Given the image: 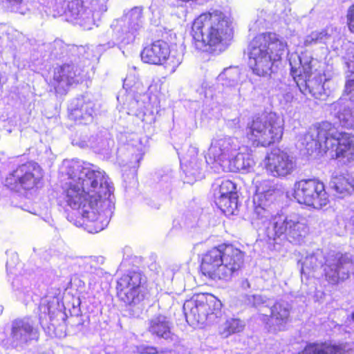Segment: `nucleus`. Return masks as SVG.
<instances>
[{"instance_id": "obj_1", "label": "nucleus", "mask_w": 354, "mask_h": 354, "mask_svg": "<svg viewBox=\"0 0 354 354\" xmlns=\"http://www.w3.org/2000/svg\"><path fill=\"white\" fill-rule=\"evenodd\" d=\"M67 174L73 181L64 188V201L72 209L80 210L83 217L95 218L111 194L104 174L87 169L79 162L68 165Z\"/></svg>"}, {"instance_id": "obj_2", "label": "nucleus", "mask_w": 354, "mask_h": 354, "mask_svg": "<svg viewBox=\"0 0 354 354\" xmlns=\"http://www.w3.org/2000/svg\"><path fill=\"white\" fill-rule=\"evenodd\" d=\"M232 32L230 16L218 10L207 11L193 21L192 44L198 52L214 54L221 51Z\"/></svg>"}, {"instance_id": "obj_3", "label": "nucleus", "mask_w": 354, "mask_h": 354, "mask_svg": "<svg viewBox=\"0 0 354 354\" xmlns=\"http://www.w3.org/2000/svg\"><path fill=\"white\" fill-rule=\"evenodd\" d=\"M245 254L230 242L214 245L204 252L199 261L201 274L212 281H229L243 268Z\"/></svg>"}, {"instance_id": "obj_4", "label": "nucleus", "mask_w": 354, "mask_h": 354, "mask_svg": "<svg viewBox=\"0 0 354 354\" xmlns=\"http://www.w3.org/2000/svg\"><path fill=\"white\" fill-rule=\"evenodd\" d=\"M288 44L274 32H264L254 36L248 46V65L259 77H270L282 60Z\"/></svg>"}, {"instance_id": "obj_5", "label": "nucleus", "mask_w": 354, "mask_h": 354, "mask_svg": "<svg viewBox=\"0 0 354 354\" xmlns=\"http://www.w3.org/2000/svg\"><path fill=\"white\" fill-rule=\"evenodd\" d=\"M304 140L308 150L323 149L333 153L335 159L354 162V135L338 131L329 122L315 124L305 134Z\"/></svg>"}, {"instance_id": "obj_6", "label": "nucleus", "mask_w": 354, "mask_h": 354, "mask_svg": "<svg viewBox=\"0 0 354 354\" xmlns=\"http://www.w3.org/2000/svg\"><path fill=\"white\" fill-rule=\"evenodd\" d=\"M283 135L280 118L270 112L252 116L246 124L243 139L252 147H268L279 143Z\"/></svg>"}, {"instance_id": "obj_7", "label": "nucleus", "mask_w": 354, "mask_h": 354, "mask_svg": "<svg viewBox=\"0 0 354 354\" xmlns=\"http://www.w3.org/2000/svg\"><path fill=\"white\" fill-rule=\"evenodd\" d=\"M223 304L214 295L201 292L194 295L183 305L186 320L189 324H207L222 315Z\"/></svg>"}, {"instance_id": "obj_8", "label": "nucleus", "mask_w": 354, "mask_h": 354, "mask_svg": "<svg viewBox=\"0 0 354 354\" xmlns=\"http://www.w3.org/2000/svg\"><path fill=\"white\" fill-rule=\"evenodd\" d=\"M115 293L118 299L127 306H142L149 295L147 277L138 270L122 274L116 281Z\"/></svg>"}, {"instance_id": "obj_9", "label": "nucleus", "mask_w": 354, "mask_h": 354, "mask_svg": "<svg viewBox=\"0 0 354 354\" xmlns=\"http://www.w3.org/2000/svg\"><path fill=\"white\" fill-rule=\"evenodd\" d=\"M42 178L41 167L35 162L27 161L8 174L4 186L12 192H26L37 188Z\"/></svg>"}, {"instance_id": "obj_10", "label": "nucleus", "mask_w": 354, "mask_h": 354, "mask_svg": "<svg viewBox=\"0 0 354 354\" xmlns=\"http://www.w3.org/2000/svg\"><path fill=\"white\" fill-rule=\"evenodd\" d=\"M140 57L144 63L163 66L169 73H174L182 62L180 54L171 55V45L167 42V37L145 46Z\"/></svg>"}, {"instance_id": "obj_11", "label": "nucleus", "mask_w": 354, "mask_h": 354, "mask_svg": "<svg viewBox=\"0 0 354 354\" xmlns=\"http://www.w3.org/2000/svg\"><path fill=\"white\" fill-rule=\"evenodd\" d=\"M290 75L302 93H309L315 98H319L324 94V84L327 81L325 73L314 71L310 63L291 67Z\"/></svg>"}, {"instance_id": "obj_12", "label": "nucleus", "mask_w": 354, "mask_h": 354, "mask_svg": "<svg viewBox=\"0 0 354 354\" xmlns=\"http://www.w3.org/2000/svg\"><path fill=\"white\" fill-rule=\"evenodd\" d=\"M293 196L300 204L320 209L329 203L324 184L315 178L302 179L295 183Z\"/></svg>"}, {"instance_id": "obj_13", "label": "nucleus", "mask_w": 354, "mask_h": 354, "mask_svg": "<svg viewBox=\"0 0 354 354\" xmlns=\"http://www.w3.org/2000/svg\"><path fill=\"white\" fill-rule=\"evenodd\" d=\"M353 270L354 261L347 254H339L333 263L326 265L324 277L328 283L337 285L349 279Z\"/></svg>"}, {"instance_id": "obj_14", "label": "nucleus", "mask_w": 354, "mask_h": 354, "mask_svg": "<svg viewBox=\"0 0 354 354\" xmlns=\"http://www.w3.org/2000/svg\"><path fill=\"white\" fill-rule=\"evenodd\" d=\"M295 167L296 164L292 158L286 152L279 149L272 150L265 159V169L274 177H286L290 175Z\"/></svg>"}, {"instance_id": "obj_15", "label": "nucleus", "mask_w": 354, "mask_h": 354, "mask_svg": "<svg viewBox=\"0 0 354 354\" xmlns=\"http://www.w3.org/2000/svg\"><path fill=\"white\" fill-rule=\"evenodd\" d=\"M77 69L74 64L64 63L57 66L53 72V84L55 92L62 95L67 93L69 88L79 83Z\"/></svg>"}, {"instance_id": "obj_16", "label": "nucleus", "mask_w": 354, "mask_h": 354, "mask_svg": "<svg viewBox=\"0 0 354 354\" xmlns=\"http://www.w3.org/2000/svg\"><path fill=\"white\" fill-rule=\"evenodd\" d=\"M34 337L38 339V330L31 323L24 319H17L12 322L10 337L13 344H27L35 339Z\"/></svg>"}, {"instance_id": "obj_17", "label": "nucleus", "mask_w": 354, "mask_h": 354, "mask_svg": "<svg viewBox=\"0 0 354 354\" xmlns=\"http://www.w3.org/2000/svg\"><path fill=\"white\" fill-rule=\"evenodd\" d=\"M147 331L153 337L173 342L174 334L171 332V323L168 318L159 314L148 321Z\"/></svg>"}, {"instance_id": "obj_18", "label": "nucleus", "mask_w": 354, "mask_h": 354, "mask_svg": "<svg viewBox=\"0 0 354 354\" xmlns=\"http://www.w3.org/2000/svg\"><path fill=\"white\" fill-rule=\"evenodd\" d=\"M93 110V104L91 101L83 97L77 98L69 109L68 118L74 122H81L91 116Z\"/></svg>"}, {"instance_id": "obj_19", "label": "nucleus", "mask_w": 354, "mask_h": 354, "mask_svg": "<svg viewBox=\"0 0 354 354\" xmlns=\"http://www.w3.org/2000/svg\"><path fill=\"white\" fill-rule=\"evenodd\" d=\"M288 239L297 240L305 236L309 232L306 219L300 217L289 218Z\"/></svg>"}, {"instance_id": "obj_20", "label": "nucleus", "mask_w": 354, "mask_h": 354, "mask_svg": "<svg viewBox=\"0 0 354 354\" xmlns=\"http://www.w3.org/2000/svg\"><path fill=\"white\" fill-rule=\"evenodd\" d=\"M270 317L275 321L276 325L281 330L290 317V310L287 304L281 301H276L270 308Z\"/></svg>"}, {"instance_id": "obj_21", "label": "nucleus", "mask_w": 354, "mask_h": 354, "mask_svg": "<svg viewBox=\"0 0 354 354\" xmlns=\"http://www.w3.org/2000/svg\"><path fill=\"white\" fill-rule=\"evenodd\" d=\"M297 354H341V348L325 343H309Z\"/></svg>"}, {"instance_id": "obj_22", "label": "nucleus", "mask_w": 354, "mask_h": 354, "mask_svg": "<svg viewBox=\"0 0 354 354\" xmlns=\"http://www.w3.org/2000/svg\"><path fill=\"white\" fill-rule=\"evenodd\" d=\"M330 187L338 194L346 196L354 190L352 181L344 175H336L330 181Z\"/></svg>"}, {"instance_id": "obj_23", "label": "nucleus", "mask_w": 354, "mask_h": 354, "mask_svg": "<svg viewBox=\"0 0 354 354\" xmlns=\"http://www.w3.org/2000/svg\"><path fill=\"white\" fill-rule=\"evenodd\" d=\"M217 207L226 216L233 215L238 207V196L213 197Z\"/></svg>"}, {"instance_id": "obj_24", "label": "nucleus", "mask_w": 354, "mask_h": 354, "mask_svg": "<svg viewBox=\"0 0 354 354\" xmlns=\"http://www.w3.org/2000/svg\"><path fill=\"white\" fill-rule=\"evenodd\" d=\"M58 306L59 303L55 297H44L38 307L39 319L46 318V316L51 318Z\"/></svg>"}, {"instance_id": "obj_25", "label": "nucleus", "mask_w": 354, "mask_h": 354, "mask_svg": "<svg viewBox=\"0 0 354 354\" xmlns=\"http://www.w3.org/2000/svg\"><path fill=\"white\" fill-rule=\"evenodd\" d=\"M245 328L244 322L239 318H230L224 323V326L221 332V335L224 337L240 333Z\"/></svg>"}, {"instance_id": "obj_26", "label": "nucleus", "mask_w": 354, "mask_h": 354, "mask_svg": "<svg viewBox=\"0 0 354 354\" xmlns=\"http://www.w3.org/2000/svg\"><path fill=\"white\" fill-rule=\"evenodd\" d=\"M212 196L213 197L238 196L236 185L230 180H223L218 186L214 188Z\"/></svg>"}, {"instance_id": "obj_27", "label": "nucleus", "mask_w": 354, "mask_h": 354, "mask_svg": "<svg viewBox=\"0 0 354 354\" xmlns=\"http://www.w3.org/2000/svg\"><path fill=\"white\" fill-rule=\"evenodd\" d=\"M135 350L138 354H165L171 351V349L169 348H159L147 344H141L136 346Z\"/></svg>"}, {"instance_id": "obj_28", "label": "nucleus", "mask_w": 354, "mask_h": 354, "mask_svg": "<svg viewBox=\"0 0 354 354\" xmlns=\"http://www.w3.org/2000/svg\"><path fill=\"white\" fill-rule=\"evenodd\" d=\"M288 221L289 218H286L285 219H279L275 221L273 230L276 237L279 238L284 236V237L288 239Z\"/></svg>"}, {"instance_id": "obj_29", "label": "nucleus", "mask_w": 354, "mask_h": 354, "mask_svg": "<svg viewBox=\"0 0 354 354\" xmlns=\"http://www.w3.org/2000/svg\"><path fill=\"white\" fill-rule=\"evenodd\" d=\"M137 28H136L131 24H129L122 28L119 37L122 41L129 43L130 40H134Z\"/></svg>"}, {"instance_id": "obj_30", "label": "nucleus", "mask_w": 354, "mask_h": 354, "mask_svg": "<svg viewBox=\"0 0 354 354\" xmlns=\"http://www.w3.org/2000/svg\"><path fill=\"white\" fill-rule=\"evenodd\" d=\"M84 0H71L67 5V10L72 16H77L85 10Z\"/></svg>"}, {"instance_id": "obj_31", "label": "nucleus", "mask_w": 354, "mask_h": 354, "mask_svg": "<svg viewBox=\"0 0 354 354\" xmlns=\"http://www.w3.org/2000/svg\"><path fill=\"white\" fill-rule=\"evenodd\" d=\"M346 19L348 30L354 35V2L348 6L346 10Z\"/></svg>"}, {"instance_id": "obj_32", "label": "nucleus", "mask_w": 354, "mask_h": 354, "mask_svg": "<svg viewBox=\"0 0 354 354\" xmlns=\"http://www.w3.org/2000/svg\"><path fill=\"white\" fill-rule=\"evenodd\" d=\"M344 93L346 95H354V71H350L344 86Z\"/></svg>"}]
</instances>
